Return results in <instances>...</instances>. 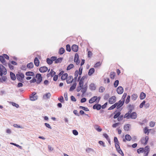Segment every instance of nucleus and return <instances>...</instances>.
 <instances>
[{"label":"nucleus","instance_id":"1","mask_svg":"<svg viewBox=\"0 0 156 156\" xmlns=\"http://www.w3.org/2000/svg\"><path fill=\"white\" fill-rule=\"evenodd\" d=\"M125 98H123V99L122 100H120L118 102L116 103L115 104H116V108L117 109H118L121 107H122L123 105Z\"/></svg>","mask_w":156,"mask_h":156},{"label":"nucleus","instance_id":"2","mask_svg":"<svg viewBox=\"0 0 156 156\" xmlns=\"http://www.w3.org/2000/svg\"><path fill=\"white\" fill-rule=\"evenodd\" d=\"M24 77V75L22 73H19L18 74H16V78L20 81H21L23 80Z\"/></svg>","mask_w":156,"mask_h":156},{"label":"nucleus","instance_id":"3","mask_svg":"<svg viewBox=\"0 0 156 156\" xmlns=\"http://www.w3.org/2000/svg\"><path fill=\"white\" fill-rule=\"evenodd\" d=\"M36 77L37 79V83H39L42 80V77L41 75L40 74H37L36 75Z\"/></svg>","mask_w":156,"mask_h":156},{"label":"nucleus","instance_id":"4","mask_svg":"<svg viewBox=\"0 0 156 156\" xmlns=\"http://www.w3.org/2000/svg\"><path fill=\"white\" fill-rule=\"evenodd\" d=\"M100 99V98H91L89 102L90 103H92L94 102L98 103L99 102Z\"/></svg>","mask_w":156,"mask_h":156},{"label":"nucleus","instance_id":"5","mask_svg":"<svg viewBox=\"0 0 156 156\" xmlns=\"http://www.w3.org/2000/svg\"><path fill=\"white\" fill-rule=\"evenodd\" d=\"M116 91L118 94H121L123 92V89L122 87H119L117 89Z\"/></svg>","mask_w":156,"mask_h":156},{"label":"nucleus","instance_id":"6","mask_svg":"<svg viewBox=\"0 0 156 156\" xmlns=\"http://www.w3.org/2000/svg\"><path fill=\"white\" fill-rule=\"evenodd\" d=\"M74 61L76 62V64H78L80 62V61L79 60V56L78 55L77 53H76L75 55V57L74 58Z\"/></svg>","mask_w":156,"mask_h":156},{"label":"nucleus","instance_id":"7","mask_svg":"<svg viewBox=\"0 0 156 156\" xmlns=\"http://www.w3.org/2000/svg\"><path fill=\"white\" fill-rule=\"evenodd\" d=\"M0 69L3 74L5 75L7 73L6 69L2 65H0Z\"/></svg>","mask_w":156,"mask_h":156},{"label":"nucleus","instance_id":"8","mask_svg":"<svg viewBox=\"0 0 156 156\" xmlns=\"http://www.w3.org/2000/svg\"><path fill=\"white\" fill-rule=\"evenodd\" d=\"M101 108V105L100 104H95L93 106V108L94 109H97L98 110H100Z\"/></svg>","mask_w":156,"mask_h":156},{"label":"nucleus","instance_id":"9","mask_svg":"<svg viewBox=\"0 0 156 156\" xmlns=\"http://www.w3.org/2000/svg\"><path fill=\"white\" fill-rule=\"evenodd\" d=\"M48 68L46 66H43L40 67L39 69V71L41 73H44L48 70Z\"/></svg>","mask_w":156,"mask_h":156},{"label":"nucleus","instance_id":"10","mask_svg":"<svg viewBox=\"0 0 156 156\" xmlns=\"http://www.w3.org/2000/svg\"><path fill=\"white\" fill-rule=\"evenodd\" d=\"M73 81V77L71 76H69L67 77L66 79V82L68 84L71 83Z\"/></svg>","mask_w":156,"mask_h":156},{"label":"nucleus","instance_id":"11","mask_svg":"<svg viewBox=\"0 0 156 156\" xmlns=\"http://www.w3.org/2000/svg\"><path fill=\"white\" fill-rule=\"evenodd\" d=\"M72 50L74 52H76L78 49V46L74 44L72 47Z\"/></svg>","mask_w":156,"mask_h":156},{"label":"nucleus","instance_id":"12","mask_svg":"<svg viewBox=\"0 0 156 156\" xmlns=\"http://www.w3.org/2000/svg\"><path fill=\"white\" fill-rule=\"evenodd\" d=\"M130 117L132 119H136L137 117V114L135 112H133L130 115Z\"/></svg>","mask_w":156,"mask_h":156},{"label":"nucleus","instance_id":"13","mask_svg":"<svg viewBox=\"0 0 156 156\" xmlns=\"http://www.w3.org/2000/svg\"><path fill=\"white\" fill-rule=\"evenodd\" d=\"M34 62L36 66H38L39 65V61L37 57H35L34 59Z\"/></svg>","mask_w":156,"mask_h":156},{"label":"nucleus","instance_id":"14","mask_svg":"<svg viewBox=\"0 0 156 156\" xmlns=\"http://www.w3.org/2000/svg\"><path fill=\"white\" fill-rule=\"evenodd\" d=\"M95 71L94 69V68H90L88 74L89 76H90L94 73Z\"/></svg>","mask_w":156,"mask_h":156},{"label":"nucleus","instance_id":"15","mask_svg":"<svg viewBox=\"0 0 156 156\" xmlns=\"http://www.w3.org/2000/svg\"><path fill=\"white\" fill-rule=\"evenodd\" d=\"M116 98H109L108 102L110 104H112L114 103L116 101Z\"/></svg>","mask_w":156,"mask_h":156},{"label":"nucleus","instance_id":"16","mask_svg":"<svg viewBox=\"0 0 156 156\" xmlns=\"http://www.w3.org/2000/svg\"><path fill=\"white\" fill-rule=\"evenodd\" d=\"M55 72L52 69H51L50 73L47 74V76L49 77L50 75L51 77H52L55 75Z\"/></svg>","mask_w":156,"mask_h":156},{"label":"nucleus","instance_id":"17","mask_svg":"<svg viewBox=\"0 0 156 156\" xmlns=\"http://www.w3.org/2000/svg\"><path fill=\"white\" fill-rule=\"evenodd\" d=\"M90 90H94L96 88L95 85L94 83H91L90 85Z\"/></svg>","mask_w":156,"mask_h":156},{"label":"nucleus","instance_id":"18","mask_svg":"<svg viewBox=\"0 0 156 156\" xmlns=\"http://www.w3.org/2000/svg\"><path fill=\"white\" fill-rule=\"evenodd\" d=\"M68 76V74L67 73H65L62 75L61 77V79L62 80H64L66 79Z\"/></svg>","mask_w":156,"mask_h":156},{"label":"nucleus","instance_id":"19","mask_svg":"<svg viewBox=\"0 0 156 156\" xmlns=\"http://www.w3.org/2000/svg\"><path fill=\"white\" fill-rule=\"evenodd\" d=\"M10 77L11 79L14 80H16V77L15 75L12 72L10 73Z\"/></svg>","mask_w":156,"mask_h":156},{"label":"nucleus","instance_id":"20","mask_svg":"<svg viewBox=\"0 0 156 156\" xmlns=\"http://www.w3.org/2000/svg\"><path fill=\"white\" fill-rule=\"evenodd\" d=\"M0 61L3 64L5 63V61L3 56H0Z\"/></svg>","mask_w":156,"mask_h":156},{"label":"nucleus","instance_id":"21","mask_svg":"<svg viewBox=\"0 0 156 156\" xmlns=\"http://www.w3.org/2000/svg\"><path fill=\"white\" fill-rule=\"evenodd\" d=\"M125 138L126 140L129 141L131 139V137L130 136L129 134H126L125 136Z\"/></svg>","mask_w":156,"mask_h":156},{"label":"nucleus","instance_id":"22","mask_svg":"<svg viewBox=\"0 0 156 156\" xmlns=\"http://www.w3.org/2000/svg\"><path fill=\"white\" fill-rule=\"evenodd\" d=\"M26 75L27 76H34V73L33 72H28L26 73Z\"/></svg>","mask_w":156,"mask_h":156},{"label":"nucleus","instance_id":"23","mask_svg":"<svg viewBox=\"0 0 156 156\" xmlns=\"http://www.w3.org/2000/svg\"><path fill=\"white\" fill-rule=\"evenodd\" d=\"M34 64L32 62H30L27 65V67L29 69H31L34 67Z\"/></svg>","mask_w":156,"mask_h":156},{"label":"nucleus","instance_id":"24","mask_svg":"<svg viewBox=\"0 0 156 156\" xmlns=\"http://www.w3.org/2000/svg\"><path fill=\"white\" fill-rule=\"evenodd\" d=\"M76 85V83H74L73 85L70 87L69 89L70 91H71L74 90L75 89Z\"/></svg>","mask_w":156,"mask_h":156},{"label":"nucleus","instance_id":"25","mask_svg":"<svg viewBox=\"0 0 156 156\" xmlns=\"http://www.w3.org/2000/svg\"><path fill=\"white\" fill-rule=\"evenodd\" d=\"M86 151L88 153H90L91 152H93L94 151V150L93 149L90 148H86Z\"/></svg>","mask_w":156,"mask_h":156},{"label":"nucleus","instance_id":"26","mask_svg":"<svg viewBox=\"0 0 156 156\" xmlns=\"http://www.w3.org/2000/svg\"><path fill=\"white\" fill-rule=\"evenodd\" d=\"M65 49L64 48H60L59 51V53L60 55H62L65 52Z\"/></svg>","mask_w":156,"mask_h":156},{"label":"nucleus","instance_id":"27","mask_svg":"<svg viewBox=\"0 0 156 156\" xmlns=\"http://www.w3.org/2000/svg\"><path fill=\"white\" fill-rule=\"evenodd\" d=\"M74 65L73 64H70L67 67L66 70H69L74 67Z\"/></svg>","mask_w":156,"mask_h":156},{"label":"nucleus","instance_id":"28","mask_svg":"<svg viewBox=\"0 0 156 156\" xmlns=\"http://www.w3.org/2000/svg\"><path fill=\"white\" fill-rule=\"evenodd\" d=\"M129 126L130 125L129 124H127L125 125L124 126V129L126 131H128L129 129Z\"/></svg>","mask_w":156,"mask_h":156},{"label":"nucleus","instance_id":"29","mask_svg":"<svg viewBox=\"0 0 156 156\" xmlns=\"http://www.w3.org/2000/svg\"><path fill=\"white\" fill-rule=\"evenodd\" d=\"M79 108L80 109H82L85 111H89V110L88 108L83 106H80L79 107Z\"/></svg>","mask_w":156,"mask_h":156},{"label":"nucleus","instance_id":"30","mask_svg":"<svg viewBox=\"0 0 156 156\" xmlns=\"http://www.w3.org/2000/svg\"><path fill=\"white\" fill-rule=\"evenodd\" d=\"M150 151V148L148 146H146L144 149V153H145L146 152H149Z\"/></svg>","mask_w":156,"mask_h":156},{"label":"nucleus","instance_id":"31","mask_svg":"<svg viewBox=\"0 0 156 156\" xmlns=\"http://www.w3.org/2000/svg\"><path fill=\"white\" fill-rule=\"evenodd\" d=\"M116 104H115V103L113 105H112L108 109V110H112L114 109V108H115L116 107Z\"/></svg>","mask_w":156,"mask_h":156},{"label":"nucleus","instance_id":"32","mask_svg":"<svg viewBox=\"0 0 156 156\" xmlns=\"http://www.w3.org/2000/svg\"><path fill=\"white\" fill-rule=\"evenodd\" d=\"M144 152V149L143 148H140L137 150V152L138 154L143 153Z\"/></svg>","mask_w":156,"mask_h":156},{"label":"nucleus","instance_id":"33","mask_svg":"<svg viewBox=\"0 0 156 156\" xmlns=\"http://www.w3.org/2000/svg\"><path fill=\"white\" fill-rule=\"evenodd\" d=\"M115 76V73L114 72H111L110 74V78L112 79H114Z\"/></svg>","mask_w":156,"mask_h":156},{"label":"nucleus","instance_id":"34","mask_svg":"<svg viewBox=\"0 0 156 156\" xmlns=\"http://www.w3.org/2000/svg\"><path fill=\"white\" fill-rule=\"evenodd\" d=\"M51 96V94L50 93H48L44 94L43 98H49Z\"/></svg>","mask_w":156,"mask_h":156},{"label":"nucleus","instance_id":"35","mask_svg":"<svg viewBox=\"0 0 156 156\" xmlns=\"http://www.w3.org/2000/svg\"><path fill=\"white\" fill-rule=\"evenodd\" d=\"M62 58H58L57 59H56L55 61V63H58V62H61L62 61Z\"/></svg>","mask_w":156,"mask_h":156},{"label":"nucleus","instance_id":"36","mask_svg":"<svg viewBox=\"0 0 156 156\" xmlns=\"http://www.w3.org/2000/svg\"><path fill=\"white\" fill-rule=\"evenodd\" d=\"M87 89V88L86 87H85L83 88L82 87L81 92L83 93V94H84V93L86 91Z\"/></svg>","mask_w":156,"mask_h":156},{"label":"nucleus","instance_id":"37","mask_svg":"<svg viewBox=\"0 0 156 156\" xmlns=\"http://www.w3.org/2000/svg\"><path fill=\"white\" fill-rule=\"evenodd\" d=\"M6 78L5 76H3L2 78H0V81L2 82V81H5L6 80Z\"/></svg>","mask_w":156,"mask_h":156},{"label":"nucleus","instance_id":"38","mask_svg":"<svg viewBox=\"0 0 156 156\" xmlns=\"http://www.w3.org/2000/svg\"><path fill=\"white\" fill-rule=\"evenodd\" d=\"M148 139L149 137L148 136H146L144 138V140L145 142V145H146L147 144Z\"/></svg>","mask_w":156,"mask_h":156},{"label":"nucleus","instance_id":"39","mask_svg":"<svg viewBox=\"0 0 156 156\" xmlns=\"http://www.w3.org/2000/svg\"><path fill=\"white\" fill-rule=\"evenodd\" d=\"M119 83V81L118 80H117L115 81L114 83V85L115 87H116L118 86Z\"/></svg>","mask_w":156,"mask_h":156},{"label":"nucleus","instance_id":"40","mask_svg":"<svg viewBox=\"0 0 156 156\" xmlns=\"http://www.w3.org/2000/svg\"><path fill=\"white\" fill-rule=\"evenodd\" d=\"M47 62L49 65L51 64L52 63V62L51 59L49 58H47Z\"/></svg>","mask_w":156,"mask_h":156},{"label":"nucleus","instance_id":"41","mask_svg":"<svg viewBox=\"0 0 156 156\" xmlns=\"http://www.w3.org/2000/svg\"><path fill=\"white\" fill-rule=\"evenodd\" d=\"M120 112H118L117 113H116L114 116L113 118L114 119H116L120 115Z\"/></svg>","mask_w":156,"mask_h":156},{"label":"nucleus","instance_id":"42","mask_svg":"<svg viewBox=\"0 0 156 156\" xmlns=\"http://www.w3.org/2000/svg\"><path fill=\"white\" fill-rule=\"evenodd\" d=\"M105 90V88L102 87H101L99 89V92H103Z\"/></svg>","mask_w":156,"mask_h":156},{"label":"nucleus","instance_id":"43","mask_svg":"<svg viewBox=\"0 0 156 156\" xmlns=\"http://www.w3.org/2000/svg\"><path fill=\"white\" fill-rule=\"evenodd\" d=\"M78 71L77 70H76L74 76H75V80H76L77 77L78 76Z\"/></svg>","mask_w":156,"mask_h":156},{"label":"nucleus","instance_id":"44","mask_svg":"<svg viewBox=\"0 0 156 156\" xmlns=\"http://www.w3.org/2000/svg\"><path fill=\"white\" fill-rule=\"evenodd\" d=\"M66 50L69 52L71 51L70 47L69 44H67L66 45Z\"/></svg>","mask_w":156,"mask_h":156},{"label":"nucleus","instance_id":"45","mask_svg":"<svg viewBox=\"0 0 156 156\" xmlns=\"http://www.w3.org/2000/svg\"><path fill=\"white\" fill-rule=\"evenodd\" d=\"M115 146L117 151L120 149L119 144L115 143Z\"/></svg>","mask_w":156,"mask_h":156},{"label":"nucleus","instance_id":"46","mask_svg":"<svg viewBox=\"0 0 156 156\" xmlns=\"http://www.w3.org/2000/svg\"><path fill=\"white\" fill-rule=\"evenodd\" d=\"M155 122L153 121H151L149 123V126L151 127H153L155 125Z\"/></svg>","mask_w":156,"mask_h":156},{"label":"nucleus","instance_id":"47","mask_svg":"<svg viewBox=\"0 0 156 156\" xmlns=\"http://www.w3.org/2000/svg\"><path fill=\"white\" fill-rule=\"evenodd\" d=\"M146 95L145 93L142 92H141L140 95V98H145Z\"/></svg>","mask_w":156,"mask_h":156},{"label":"nucleus","instance_id":"48","mask_svg":"<svg viewBox=\"0 0 156 156\" xmlns=\"http://www.w3.org/2000/svg\"><path fill=\"white\" fill-rule=\"evenodd\" d=\"M149 130L148 129L147 127H146L144 129V132L145 133H147V134L148 135L149 133V132L148 131Z\"/></svg>","mask_w":156,"mask_h":156},{"label":"nucleus","instance_id":"49","mask_svg":"<svg viewBox=\"0 0 156 156\" xmlns=\"http://www.w3.org/2000/svg\"><path fill=\"white\" fill-rule=\"evenodd\" d=\"M129 114H130L128 113L126 114L124 116V118H126L127 119H129L130 117Z\"/></svg>","mask_w":156,"mask_h":156},{"label":"nucleus","instance_id":"50","mask_svg":"<svg viewBox=\"0 0 156 156\" xmlns=\"http://www.w3.org/2000/svg\"><path fill=\"white\" fill-rule=\"evenodd\" d=\"M145 101H144L140 105V108H142L144 105H145Z\"/></svg>","mask_w":156,"mask_h":156},{"label":"nucleus","instance_id":"51","mask_svg":"<svg viewBox=\"0 0 156 156\" xmlns=\"http://www.w3.org/2000/svg\"><path fill=\"white\" fill-rule=\"evenodd\" d=\"M11 103L13 106L16 107L17 108H19V105L18 104L13 102H11Z\"/></svg>","mask_w":156,"mask_h":156},{"label":"nucleus","instance_id":"52","mask_svg":"<svg viewBox=\"0 0 156 156\" xmlns=\"http://www.w3.org/2000/svg\"><path fill=\"white\" fill-rule=\"evenodd\" d=\"M118 152L120 154H121L122 156H124V154L123 153L122 150L120 149L118 150H117Z\"/></svg>","mask_w":156,"mask_h":156},{"label":"nucleus","instance_id":"53","mask_svg":"<svg viewBox=\"0 0 156 156\" xmlns=\"http://www.w3.org/2000/svg\"><path fill=\"white\" fill-rule=\"evenodd\" d=\"M36 94V93L35 92H33L32 93L31 95H30V98H36V96L35 95Z\"/></svg>","mask_w":156,"mask_h":156},{"label":"nucleus","instance_id":"54","mask_svg":"<svg viewBox=\"0 0 156 156\" xmlns=\"http://www.w3.org/2000/svg\"><path fill=\"white\" fill-rule=\"evenodd\" d=\"M73 134L75 136L77 135L78 134V132L75 129L73 130Z\"/></svg>","mask_w":156,"mask_h":156},{"label":"nucleus","instance_id":"55","mask_svg":"<svg viewBox=\"0 0 156 156\" xmlns=\"http://www.w3.org/2000/svg\"><path fill=\"white\" fill-rule=\"evenodd\" d=\"M13 126L16 128H19L21 129L23 128V127L22 126H20V125L16 124H14L13 125Z\"/></svg>","mask_w":156,"mask_h":156},{"label":"nucleus","instance_id":"56","mask_svg":"<svg viewBox=\"0 0 156 156\" xmlns=\"http://www.w3.org/2000/svg\"><path fill=\"white\" fill-rule=\"evenodd\" d=\"M101 65V63L99 62H98L96 63L94 65L95 67H98L99 66H100Z\"/></svg>","mask_w":156,"mask_h":156},{"label":"nucleus","instance_id":"57","mask_svg":"<svg viewBox=\"0 0 156 156\" xmlns=\"http://www.w3.org/2000/svg\"><path fill=\"white\" fill-rule=\"evenodd\" d=\"M37 79L36 78L34 77L30 81V82L31 83H34L35 82H37Z\"/></svg>","mask_w":156,"mask_h":156},{"label":"nucleus","instance_id":"58","mask_svg":"<svg viewBox=\"0 0 156 156\" xmlns=\"http://www.w3.org/2000/svg\"><path fill=\"white\" fill-rule=\"evenodd\" d=\"M114 142L115 143L119 144L118 139L116 137H115L114 138Z\"/></svg>","mask_w":156,"mask_h":156},{"label":"nucleus","instance_id":"59","mask_svg":"<svg viewBox=\"0 0 156 156\" xmlns=\"http://www.w3.org/2000/svg\"><path fill=\"white\" fill-rule=\"evenodd\" d=\"M120 123H116L113 124L112 126L113 128H116L119 124Z\"/></svg>","mask_w":156,"mask_h":156},{"label":"nucleus","instance_id":"60","mask_svg":"<svg viewBox=\"0 0 156 156\" xmlns=\"http://www.w3.org/2000/svg\"><path fill=\"white\" fill-rule=\"evenodd\" d=\"M44 125L47 127L48 128L50 129H51V127L49 124L47 123H45Z\"/></svg>","mask_w":156,"mask_h":156},{"label":"nucleus","instance_id":"61","mask_svg":"<svg viewBox=\"0 0 156 156\" xmlns=\"http://www.w3.org/2000/svg\"><path fill=\"white\" fill-rule=\"evenodd\" d=\"M58 99L62 103H64V98H58Z\"/></svg>","mask_w":156,"mask_h":156},{"label":"nucleus","instance_id":"62","mask_svg":"<svg viewBox=\"0 0 156 156\" xmlns=\"http://www.w3.org/2000/svg\"><path fill=\"white\" fill-rule=\"evenodd\" d=\"M99 143L101 145H102V146L103 147H105V145L104 143V142L103 141H99Z\"/></svg>","mask_w":156,"mask_h":156},{"label":"nucleus","instance_id":"63","mask_svg":"<svg viewBox=\"0 0 156 156\" xmlns=\"http://www.w3.org/2000/svg\"><path fill=\"white\" fill-rule=\"evenodd\" d=\"M79 86L82 87L83 85V81L82 80H80L79 82Z\"/></svg>","mask_w":156,"mask_h":156},{"label":"nucleus","instance_id":"64","mask_svg":"<svg viewBox=\"0 0 156 156\" xmlns=\"http://www.w3.org/2000/svg\"><path fill=\"white\" fill-rule=\"evenodd\" d=\"M3 55L4 58H5V59L8 60L9 59V57L8 55L5 54H4Z\"/></svg>","mask_w":156,"mask_h":156}]
</instances>
